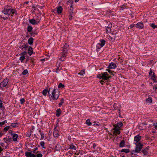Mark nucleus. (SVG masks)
<instances>
[{
	"instance_id": "obj_1",
	"label": "nucleus",
	"mask_w": 157,
	"mask_h": 157,
	"mask_svg": "<svg viewBox=\"0 0 157 157\" xmlns=\"http://www.w3.org/2000/svg\"><path fill=\"white\" fill-rule=\"evenodd\" d=\"M2 12L6 15V17H2L4 20L7 19L10 14H11V16L14 14L15 15L17 14V13L15 10L10 8L8 6H6L4 8V9L2 10Z\"/></svg>"
},
{
	"instance_id": "obj_2",
	"label": "nucleus",
	"mask_w": 157,
	"mask_h": 157,
	"mask_svg": "<svg viewBox=\"0 0 157 157\" xmlns=\"http://www.w3.org/2000/svg\"><path fill=\"white\" fill-rule=\"evenodd\" d=\"M49 98L51 100H57L59 96V92H56L55 88H50L48 91Z\"/></svg>"
},
{
	"instance_id": "obj_3",
	"label": "nucleus",
	"mask_w": 157,
	"mask_h": 157,
	"mask_svg": "<svg viewBox=\"0 0 157 157\" xmlns=\"http://www.w3.org/2000/svg\"><path fill=\"white\" fill-rule=\"evenodd\" d=\"M100 43L97 44L96 48L98 49H100L101 48L103 47L105 44V41L104 40H100Z\"/></svg>"
},
{
	"instance_id": "obj_4",
	"label": "nucleus",
	"mask_w": 157,
	"mask_h": 157,
	"mask_svg": "<svg viewBox=\"0 0 157 157\" xmlns=\"http://www.w3.org/2000/svg\"><path fill=\"white\" fill-rule=\"evenodd\" d=\"M112 135L114 136H117L118 134V125L117 124H116V126H114L113 129L112 130Z\"/></svg>"
},
{
	"instance_id": "obj_5",
	"label": "nucleus",
	"mask_w": 157,
	"mask_h": 157,
	"mask_svg": "<svg viewBox=\"0 0 157 157\" xmlns=\"http://www.w3.org/2000/svg\"><path fill=\"white\" fill-rule=\"evenodd\" d=\"M102 79L103 80H108L109 78L111 77L107 72L102 73Z\"/></svg>"
},
{
	"instance_id": "obj_6",
	"label": "nucleus",
	"mask_w": 157,
	"mask_h": 157,
	"mask_svg": "<svg viewBox=\"0 0 157 157\" xmlns=\"http://www.w3.org/2000/svg\"><path fill=\"white\" fill-rule=\"evenodd\" d=\"M9 80L8 79H4L0 84V87H5L7 84Z\"/></svg>"
},
{
	"instance_id": "obj_7",
	"label": "nucleus",
	"mask_w": 157,
	"mask_h": 157,
	"mask_svg": "<svg viewBox=\"0 0 157 157\" xmlns=\"http://www.w3.org/2000/svg\"><path fill=\"white\" fill-rule=\"evenodd\" d=\"M69 46V45L67 44L66 43L63 48L62 52L67 54L68 51V48Z\"/></svg>"
},
{
	"instance_id": "obj_8",
	"label": "nucleus",
	"mask_w": 157,
	"mask_h": 157,
	"mask_svg": "<svg viewBox=\"0 0 157 157\" xmlns=\"http://www.w3.org/2000/svg\"><path fill=\"white\" fill-rule=\"evenodd\" d=\"M135 27L140 29H142L144 27V24L142 22H139L136 24Z\"/></svg>"
},
{
	"instance_id": "obj_9",
	"label": "nucleus",
	"mask_w": 157,
	"mask_h": 157,
	"mask_svg": "<svg viewBox=\"0 0 157 157\" xmlns=\"http://www.w3.org/2000/svg\"><path fill=\"white\" fill-rule=\"evenodd\" d=\"M141 137L139 135H138L134 137V141L136 142V143L140 142V140Z\"/></svg>"
},
{
	"instance_id": "obj_10",
	"label": "nucleus",
	"mask_w": 157,
	"mask_h": 157,
	"mask_svg": "<svg viewBox=\"0 0 157 157\" xmlns=\"http://www.w3.org/2000/svg\"><path fill=\"white\" fill-rule=\"evenodd\" d=\"M67 54L62 52L61 53V56L59 59V60L62 61H64L65 59V57L67 56Z\"/></svg>"
},
{
	"instance_id": "obj_11",
	"label": "nucleus",
	"mask_w": 157,
	"mask_h": 157,
	"mask_svg": "<svg viewBox=\"0 0 157 157\" xmlns=\"http://www.w3.org/2000/svg\"><path fill=\"white\" fill-rule=\"evenodd\" d=\"M116 67L117 65L116 64L112 62L110 63L108 67L109 69H114Z\"/></svg>"
},
{
	"instance_id": "obj_12",
	"label": "nucleus",
	"mask_w": 157,
	"mask_h": 157,
	"mask_svg": "<svg viewBox=\"0 0 157 157\" xmlns=\"http://www.w3.org/2000/svg\"><path fill=\"white\" fill-rule=\"evenodd\" d=\"M25 155L27 157H36L35 155L32 154L31 153L28 152H25Z\"/></svg>"
},
{
	"instance_id": "obj_13",
	"label": "nucleus",
	"mask_w": 157,
	"mask_h": 157,
	"mask_svg": "<svg viewBox=\"0 0 157 157\" xmlns=\"http://www.w3.org/2000/svg\"><path fill=\"white\" fill-rule=\"evenodd\" d=\"M56 10L58 14H59L62 12L63 9L61 6H59L56 8Z\"/></svg>"
},
{
	"instance_id": "obj_14",
	"label": "nucleus",
	"mask_w": 157,
	"mask_h": 157,
	"mask_svg": "<svg viewBox=\"0 0 157 157\" xmlns=\"http://www.w3.org/2000/svg\"><path fill=\"white\" fill-rule=\"evenodd\" d=\"M38 22L36 21L34 19H32L29 20V23L33 25L37 24Z\"/></svg>"
},
{
	"instance_id": "obj_15",
	"label": "nucleus",
	"mask_w": 157,
	"mask_h": 157,
	"mask_svg": "<svg viewBox=\"0 0 157 157\" xmlns=\"http://www.w3.org/2000/svg\"><path fill=\"white\" fill-rule=\"evenodd\" d=\"M12 136H13V139L14 141H16L17 140V138L18 137V135L17 134L13 133L11 134Z\"/></svg>"
},
{
	"instance_id": "obj_16",
	"label": "nucleus",
	"mask_w": 157,
	"mask_h": 157,
	"mask_svg": "<svg viewBox=\"0 0 157 157\" xmlns=\"http://www.w3.org/2000/svg\"><path fill=\"white\" fill-rule=\"evenodd\" d=\"M111 25H109L106 29V33L108 34L111 33Z\"/></svg>"
},
{
	"instance_id": "obj_17",
	"label": "nucleus",
	"mask_w": 157,
	"mask_h": 157,
	"mask_svg": "<svg viewBox=\"0 0 157 157\" xmlns=\"http://www.w3.org/2000/svg\"><path fill=\"white\" fill-rule=\"evenodd\" d=\"M125 142L124 140L121 141L119 147H123L125 146Z\"/></svg>"
},
{
	"instance_id": "obj_18",
	"label": "nucleus",
	"mask_w": 157,
	"mask_h": 157,
	"mask_svg": "<svg viewBox=\"0 0 157 157\" xmlns=\"http://www.w3.org/2000/svg\"><path fill=\"white\" fill-rule=\"evenodd\" d=\"M33 49L30 46L29 48L28 53L29 55L31 56L33 54Z\"/></svg>"
},
{
	"instance_id": "obj_19",
	"label": "nucleus",
	"mask_w": 157,
	"mask_h": 157,
	"mask_svg": "<svg viewBox=\"0 0 157 157\" xmlns=\"http://www.w3.org/2000/svg\"><path fill=\"white\" fill-rule=\"evenodd\" d=\"M135 145H136V147H138L140 148L141 149L143 147V145L140 142H139L138 143H136Z\"/></svg>"
},
{
	"instance_id": "obj_20",
	"label": "nucleus",
	"mask_w": 157,
	"mask_h": 157,
	"mask_svg": "<svg viewBox=\"0 0 157 157\" xmlns=\"http://www.w3.org/2000/svg\"><path fill=\"white\" fill-rule=\"evenodd\" d=\"M146 101L147 103H151L152 102V98L151 97H149L146 99Z\"/></svg>"
},
{
	"instance_id": "obj_21",
	"label": "nucleus",
	"mask_w": 157,
	"mask_h": 157,
	"mask_svg": "<svg viewBox=\"0 0 157 157\" xmlns=\"http://www.w3.org/2000/svg\"><path fill=\"white\" fill-rule=\"evenodd\" d=\"M119 151L121 152H124L126 153H128L130 152V150L128 149H122L121 150Z\"/></svg>"
},
{
	"instance_id": "obj_22",
	"label": "nucleus",
	"mask_w": 157,
	"mask_h": 157,
	"mask_svg": "<svg viewBox=\"0 0 157 157\" xmlns=\"http://www.w3.org/2000/svg\"><path fill=\"white\" fill-rule=\"evenodd\" d=\"M73 8L72 7V4L70 6V8L69 10V14H74V12H73Z\"/></svg>"
},
{
	"instance_id": "obj_23",
	"label": "nucleus",
	"mask_w": 157,
	"mask_h": 157,
	"mask_svg": "<svg viewBox=\"0 0 157 157\" xmlns=\"http://www.w3.org/2000/svg\"><path fill=\"white\" fill-rule=\"evenodd\" d=\"M53 135L55 137H58L59 134L58 132L56 130H54L53 133Z\"/></svg>"
},
{
	"instance_id": "obj_24",
	"label": "nucleus",
	"mask_w": 157,
	"mask_h": 157,
	"mask_svg": "<svg viewBox=\"0 0 157 157\" xmlns=\"http://www.w3.org/2000/svg\"><path fill=\"white\" fill-rule=\"evenodd\" d=\"M85 74V70L83 69L80 72L78 73V75H80L81 76H83Z\"/></svg>"
},
{
	"instance_id": "obj_25",
	"label": "nucleus",
	"mask_w": 157,
	"mask_h": 157,
	"mask_svg": "<svg viewBox=\"0 0 157 157\" xmlns=\"http://www.w3.org/2000/svg\"><path fill=\"white\" fill-rule=\"evenodd\" d=\"M33 39L32 37H30L28 40V43L31 45L33 43Z\"/></svg>"
},
{
	"instance_id": "obj_26",
	"label": "nucleus",
	"mask_w": 157,
	"mask_h": 157,
	"mask_svg": "<svg viewBox=\"0 0 157 157\" xmlns=\"http://www.w3.org/2000/svg\"><path fill=\"white\" fill-rule=\"evenodd\" d=\"M141 149L140 148L138 147H136L135 148V151L136 153H140V151H141Z\"/></svg>"
},
{
	"instance_id": "obj_27",
	"label": "nucleus",
	"mask_w": 157,
	"mask_h": 157,
	"mask_svg": "<svg viewBox=\"0 0 157 157\" xmlns=\"http://www.w3.org/2000/svg\"><path fill=\"white\" fill-rule=\"evenodd\" d=\"M61 110L60 109H58L56 110V116L57 117H59L61 114Z\"/></svg>"
},
{
	"instance_id": "obj_28",
	"label": "nucleus",
	"mask_w": 157,
	"mask_h": 157,
	"mask_svg": "<svg viewBox=\"0 0 157 157\" xmlns=\"http://www.w3.org/2000/svg\"><path fill=\"white\" fill-rule=\"evenodd\" d=\"M106 71H107L110 74H112L113 75H114L115 74H116V73L114 72L113 71H112L109 69H107Z\"/></svg>"
},
{
	"instance_id": "obj_29",
	"label": "nucleus",
	"mask_w": 157,
	"mask_h": 157,
	"mask_svg": "<svg viewBox=\"0 0 157 157\" xmlns=\"http://www.w3.org/2000/svg\"><path fill=\"white\" fill-rule=\"evenodd\" d=\"M141 151L144 155H147L148 153V151L144 149L142 150Z\"/></svg>"
},
{
	"instance_id": "obj_30",
	"label": "nucleus",
	"mask_w": 157,
	"mask_h": 157,
	"mask_svg": "<svg viewBox=\"0 0 157 157\" xmlns=\"http://www.w3.org/2000/svg\"><path fill=\"white\" fill-rule=\"evenodd\" d=\"M126 8H127L126 7V6L125 5H124L121 6H120V10H124V9H126Z\"/></svg>"
},
{
	"instance_id": "obj_31",
	"label": "nucleus",
	"mask_w": 157,
	"mask_h": 157,
	"mask_svg": "<svg viewBox=\"0 0 157 157\" xmlns=\"http://www.w3.org/2000/svg\"><path fill=\"white\" fill-rule=\"evenodd\" d=\"M86 124L88 126H90L91 124V123L90 122V120L89 119H88L86 121Z\"/></svg>"
},
{
	"instance_id": "obj_32",
	"label": "nucleus",
	"mask_w": 157,
	"mask_h": 157,
	"mask_svg": "<svg viewBox=\"0 0 157 157\" xmlns=\"http://www.w3.org/2000/svg\"><path fill=\"white\" fill-rule=\"evenodd\" d=\"M70 148L73 150H75L76 149V147L73 144L70 145Z\"/></svg>"
},
{
	"instance_id": "obj_33",
	"label": "nucleus",
	"mask_w": 157,
	"mask_h": 157,
	"mask_svg": "<svg viewBox=\"0 0 157 157\" xmlns=\"http://www.w3.org/2000/svg\"><path fill=\"white\" fill-rule=\"evenodd\" d=\"M123 126V123L122 122L120 121L118 122V128H120Z\"/></svg>"
},
{
	"instance_id": "obj_34",
	"label": "nucleus",
	"mask_w": 157,
	"mask_h": 157,
	"mask_svg": "<svg viewBox=\"0 0 157 157\" xmlns=\"http://www.w3.org/2000/svg\"><path fill=\"white\" fill-rule=\"evenodd\" d=\"M33 29L32 27L31 26H29L28 27L27 30L29 32H31L32 31Z\"/></svg>"
},
{
	"instance_id": "obj_35",
	"label": "nucleus",
	"mask_w": 157,
	"mask_h": 157,
	"mask_svg": "<svg viewBox=\"0 0 157 157\" xmlns=\"http://www.w3.org/2000/svg\"><path fill=\"white\" fill-rule=\"evenodd\" d=\"M150 26L153 29H155L157 27V25H155L154 23H152L150 24Z\"/></svg>"
},
{
	"instance_id": "obj_36",
	"label": "nucleus",
	"mask_w": 157,
	"mask_h": 157,
	"mask_svg": "<svg viewBox=\"0 0 157 157\" xmlns=\"http://www.w3.org/2000/svg\"><path fill=\"white\" fill-rule=\"evenodd\" d=\"M79 154L82 155L83 154V153L82 151H77L75 153V154L77 155H78Z\"/></svg>"
},
{
	"instance_id": "obj_37",
	"label": "nucleus",
	"mask_w": 157,
	"mask_h": 157,
	"mask_svg": "<svg viewBox=\"0 0 157 157\" xmlns=\"http://www.w3.org/2000/svg\"><path fill=\"white\" fill-rule=\"evenodd\" d=\"M64 87H65L64 85L61 83H60L58 86V88H63Z\"/></svg>"
},
{
	"instance_id": "obj_38",
	"label": "nucleus",
	"mask_w": 157,
	"mask_h": 157,
	"mask_svg": "<svg viewBox=\"0 0 157 157\" xmlns=\"http://www.w3.org/2000/svg\"><path fill=\"white\" fill-rule=\"evenodd\" d=\"M44 144H45L44 142V141H41L40 143V145L43 148H45V147L44 146Z\"/></svg>"
},
{
	"instance_id": "obj_39",
	"label": "nucleus",
	"mask_w": 157,
	"mask_h": 157,
	"mask_svg": "<svg viewBox=\"0 0 157 157\" xmlns=\"http://www.w3.org/2000/svg\"><path fill=\"white\" fill-rule=\"evenodd\" d=\"M47 92L48 91L47 90L45 89L42 92L43 95L44 96H46V95Z\"/></svg>"
},
{
	"instance_id": "obj_40",
	"label": "nucleus",
	"mask_w": 157,
	"mask_h": 157,
	"mask_svg": "<svg viewBox=\"0 0 157 157\" xmlns=\"http://www.w3.org/2000/svg\"><path fill=\"white\" fill-rule=\"evenodd\" d=\"M7 121L6 120H5L2 122L0 123V126H2L3 125L7 123Z\"/></svg>"
},
{
	"instance_id": "obj_41",
	"label": "nucleus",
	"mask_w": 157,
	"mask_h": 157,
	"mask_svg": "<svg viewBox=\"0 0 157 157\" xmlns=\"http://www.w3.org/2000/svg\"><path fill=\"white\" fill-rule=\"evenodd\" d=\"M28 47V45L27 44H25L24 45H23L21 46V47L22 48V49L24 48V49H26Z\"/></svg>"
},
{
	"instance_id": "obj_42",
	"label": "nucleus",
	"mask_w": 157,
	"mask_h": 157,
	"mask_svg": "<svg viewBox=\"0 0 157 157\" xmlns=\"http://www.w3.org/2000/svg\"><path fill=\"white\" fill-rule=\"evenodd\" d=\"M102 73H101V74L97 75V78H99L102 79Z\"/></svg>"
},
{
	"instance_id": "obj_43",
	"label": "nucleus",
	"mask_w": 157,
	"mask_h": 157,
	"mask_svg": "<svg viewBox=\"0 0 157 157\" xmlns=\"http://www.w3.org/2000/svg\"><path fill=\"white\" fill-rule=\"evenodd\" d=\"M28 73V71L27 69L24 70L22 72V74L23 75H25Z\"/></svg>"
},
{
	"instance_id": "obj_44",
	"label": "nucleus",
	"mask_w": 157,
	"mask_h": 157,
	"mask_svg": "<svg viewBox=\"0 0 157 157\" xmlns=\"http://www.w3.org/2000/svg\"><path fill=\"white\" fill-rule=\"evenodd\" d=\"M25 58L24 56H22L19 59L21 61V62H22V61L24 60Z\"/></svg>"
},
{
	"instance_id": "obj_45",
	"label": "nucleus",
	"mask_w": 157,
	"mask_h": 157,
	"mask_svg": "<svg viewBox=\"0 0 157 157\" xmlns=\"http://www.w3.org/2000/svg\"><path fill=\"white\" fill-rule=\"evenodd\" d=\"M64 103V99L63 98H62L61 100V102L59 104V106H60L63 103Z\"/></svg>"
},
{
	"instance_id": "obj_46",
	"label": "nucleus",
	"mask_w": 157,
	"mask_h": 157,
	"mask_svg": "<svg viewBox=\"0 0 157 157\" xmlns=\"http://www.w3.org/2000/svg\"><path fill=\"white\" fill-rule=\"evenodd\" d=\"M10 128L9 126H7L4 129V131L5 132H6Z\"/></svg>"
},
{
	"instance_id": "obj_47",
	"label": "nucleus",
	"mask_w": 157,
	"mask_h": 157,
	"mask_svg": "<svg viewBox=\"0 0 157 157\" xmlns=\"http://www.w3.org/2000/svg\"><path fill=\"white\" fill-rule=\"evenodd\" d=\"M40 135L41 136V137L40 140H42L44 139V135L43 133H40Z\"/></svg>"
},
{
	"instance_id": "obj_48",
	"label": "nucleus",
	"mask_w": 157,
	"mask_h": 157,
	"mask_svg": "<svg viewBox=\"0 0 157 157\" xmlns=\"http://www.w3.org/2000/svg\"><path fill=\"white\" fill-rule=\"evenodd\" d=\"M20 103L21 104H23L25 101V100L24 98H21L20 100Z\"/></svg>"
},
{
	"instance_id": "obj_49",
	"label": "nucleus",
	"mask_w": 157,
	"mask_h": 157,
	"mask_svg": "<svg viewBox=\"0 0 157 157\" xmlns=\"http://www.w3.org/2000/svg\"><path fill=\"white\" fill-rule=\"evenodd\" d=\"M27 54V52H25V51H24V52H22L21 54H20V55L22 56H24V55H26V54Z\"/></svg>"
},
{
	"instance_id": "obj_50",
	"label": "nucleus",
	"mask_w": 157,
	"mask_h": 157,
	"mask_svg": "<svg viewBox=\"0 0 157 157\" xmlns=\"http://www.w3.org/2000/svg\"><path fill=\"white\" fill-rule=\"evenodd\" d=\"M156 77V76L155 75V73L154 72H153V75L151 77V78L152 79L154 78H155Z\"/></svg>"
},
{
	"instance_id": "obj_51",
	"label": "nucleus",
	"mask_w": 157,
	"mask_h": 157,
	"mask_svg": "<svg viewBox=\"0 0 157 157\" xmlns=\"http://www.w3.org/2000/svg\"><path fill=\"white\" fill-rule=\"evenodd\" d=\"M73 14H69V19L70 20H71L72 19Z\"/></svg>"
},
{
	"instance_id": "obj_52",
	"label": "nucleus",
	"mask_w": 157,
	"mask_h": 157,
	"mask_svg": "<svg viewBox=\"0 0 157 157\" xmlns=\"http://www.w3.org/2000/svg\"><path fill=\"white\" fill-rule=\"evenodd\" d=\"M31 135V132H29L27 134L26 136L28 137H29Z\"/></svg>"
},
{
	"instance_id": "obj_53",
	"label": "nucleus",
	"mask_w": 157,
	"mask_h": 157,
	"mask_svg": "<svg viewBox=\"0 0 157 157\" xmlns=\"http://www.w3.org/2000/svg\"><path fill=\"white\" fill-rule=\"evenodd\" d=\"M18 124L17 123L12 124L11 126L13 127H14L17 126Z\"/></svg>"
},
{
	"instance_id": "obj_54",
	"label": "nucleus",
	"mask_w": 157,
	"mask_h": 157,
	"mask_svg": "<svg viewBox=\"0 0 157 157\" xmlns=\"http://www.w3.org/2000/svg\"><path fill=\"white\" fill-rule=\"evenodd\" d=\"M135 25L136 24H132L130 25L129 27L131 28H132L134 27H135Z\"/></svg>"
},
{
	"instance_id": "obj_55",
	"label": "nucleus",
	"mask_w": 157,
	"mask_h": 157,
	"mask_svg": "<svg viewBox=\"0 0 157 157\" xmlns=\"http://www.w3.org/2000/svg\"><path fill=\"white\" fill-rule=\"evenodd\" d=\"M42 155L41 154H38L36 156L37 157H42Z\"/></svg>"
},
{
	"instance_id": "obj_56",
	"label": "nucleus",
	"mask_w": 157,
	"mask_h": 157,
	"mask_svg": "<svg viewBox=\"0 0 157 157\" xmlns=\"http://www.w3.org/2000/svg\"><path fill=\"white\" fill-rule=\"evenodd\" d=\"M152 73H153L152 70L151 68L150 69V72L149 73V75L150 76L151 75Z\"/></svg>"
},
{
	"instance_id": "obj_57",
	"label": "nucleus",
	"mask_w": 157,
	"mask_h": 157,
	"mask_svg": "<svg viewBox=\"0 0 157 157\" xmlns=\"http://www.w3.org/2000/svg\"><path fill=\"white\" fill-rule=\"evenodd\" d=\"M150 147L149 146H148L145 148H144V149L146 150V151H147L149 149Z\"/></svg>"
},
{
	"instance_id": "obj_58",
	"label": "nucleus",
	"mask_w": 157,
	"mask_h": 157,
	"mask_svg": "<svg viewBox=\"0 0 157 157\" xmlns=\"http://www.w3.org/2000/svg\"><path fill=\"white\" fill-rule=\"evenodd\" d=\"M157 124L156 123V124H155V123H154L153 126H154V128L155 129H157V125H156Z\"/></svg>"
},
{
	"instance_id": "obj_59",
	"label": "nucleus",
	"mask_w": 157,
	"mask_h": 157,
	"mask_svg": "<svg viewBox=\"0 0 157 157\" xmlns=\"http://www.w3.org/2000/svg\"><path fill=\"white\" fill-rule=\"evenodd\" d=\"M2 101L0 100V108H2Z\"/></svg>"
},
{
	"instance_id": "obj_60",
	"label": "nucleus",
	"mask_w": 157,
	"mask_h": 157,
	"mask_svg": "<svg viewBox=\"0 0 157 157\" xmlns=\"http://www.w3.org/2000/svg\"><path fill=\"white\" fill-rule=\"evenodd\" d=\"M153 89L154 90H156L157 89V85H156L155 86L153 87Z\"/></svg>"
},
{
	"instance_id": "obj_61",
	"label": "nucleus",
	"mask_w": 157,
	"mask_h": 157,
	"mask_svg": "<svg viewBox=\"0 0 157 157\" xmlns=\"http://www.w3.org/2000/svg\"><path fill=\"white\" fill-rule=\"evenodd\" d=\"M96 146V145L95 143H94L93 144V148L94 149L95 147Z\"/></svg>"
},
{
	"instance_id": "obj_62",
	"label": "nucleus",
	"mask_w": 157,
	"mask_h": 157,
	"mask_svg": "<svg viewBox=\"0 0 157 157\" xmlns=\"http://www.w3.org/2000/svg\"><path fill=\"white\" fill-rule=\"evenodd\" d=\"M0 145H1V146L3 147L4 146V144L3 143H0Z\"/></svg>"
},
{
	"instance_id": "obj_63",
	"label": "nucleus",
	"mask_w": 157,
	"mask_h": 157,
	"mask_svg": "<svg viewBox=\"0 0 157 157\" xmlns=\"http://www.w3.org/2000/svg\"><path fill=\"white\" fill-rule=\"evenodd\" d=\"M152 80H153V81H154V82H157V81H156V78H154L153 79H152Z\"/></svg>"
},
{
	"instance_id": "obj_64",
	"label": "nucleus",
	"mask_w": 157,
	"mask_h": 157,
	"mask_svg": "<svg viewBox=\"0 0 157 157\" xmlns=\"http://www.w3.org/2000/svg\"><path fill=\"white\" fill-rule=\"evenodd\" d=\"M122 62H123V61L121 60V59L120 60V63L121 64V65H123V64L122 63Z\"/></svg>"
}]
</instances>
